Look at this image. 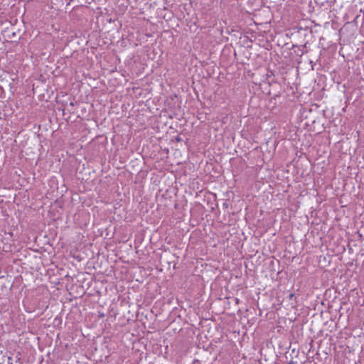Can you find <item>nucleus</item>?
<instances>
[{
	"mask_svg": "<svg viewBox=\"0 0 364 364\" xmlns=\"http://www.w3.org/2000/svg\"><path fill=\"white\" fill-rule=\"evenodd\" d=\"M289 364H295V363L294 361H290Z\"/></svg>",
	"mask_w": 364,
	"mask_h": 364,
	"instance_id": "f257e3e1",
	"label": "nucleus"
}]
</instances>
